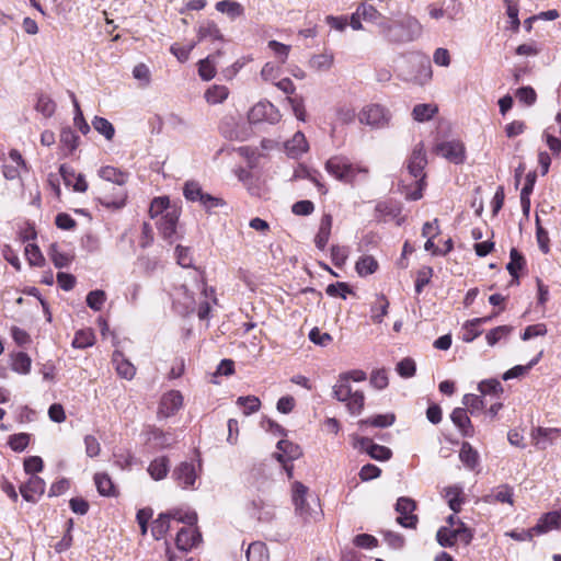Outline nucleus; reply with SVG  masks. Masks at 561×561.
<instances>
[{"mask_svg": "<svg viewBox=\"0 0 561 561\" xmlns=\"http://www.w3.org/2000/svg\"><path fill=\"white\" fill-rule=\"evenodd\" d=\"M147 471L150 474V477L156 481L164 479L169 472L168 457L161 456V457L153 459L150 462Z\"/></svg>", "mask_w": 561, "mask_h": 561, "instance_id": "obj_29", "label": "nucleus"}, {"mask_svg": "<svg viewBox=\"0 0 561 561\" xmlns=\"http://www.w3.org/2000/svg\"><path fill=\"white\" fill-rule=\"evenodd\" d=\"M99 176L107 182H112L118 186L125 185L127 182V175L126 173L122 172L121 170L106 165L99 170Z\"/></svg>", "mask_w": 561, "mask_h": 561, "instance_id": "obj_30", "label": "nucleus"}, {"mask_svg": "<svg viewBox=\"0 0 561 561\" xmlns=\"http://www.w3.org/2000/svg\"><path fill=\"white\" fill-rule=\"evenodd\" d=\"M204 41L211 43H224L226 41L218 25L211 20L203 21L197 27V42Z\"/></svg>", "mask_w": 561, "mask_h": 561, "instance_id": "obj_15", "label": "nucleus"}, {"mask_svg": "<svg viewBox=\"0 0 561 561\" xmlns=\"http://www.w3.org/2000/svg\"><path fill=\"white\" fill-rule=\"evenodd\" d=\"M478 390L484 396L499 397L503 393V387L497 379H485L478 385Z\"/></svg>", "mask_w": 561, "mask_h": 561, "instance_id": "obj_48", "label": "nucleus"}, {"mask_svg": "<svg viewBox=\"0 0 561 561\" xmlns=\"http://www.w3.org/2000/svg\"><path fill=\"white\" fill-rule=\"evenodd\" d=\"M459 458L470 470H473L479 463V454L468 442L462 443L459 451Z\"/></svg>", "mask_w": 561, "mask_h": 561, "instance_id": "obj_31", "label": "nucleus"}, {"mask_svg": "<svg viewBox=\"0 0 561 561\" xmlns=\"http://www.w3.org/2000/svg\"><path fill=\"white\" fill-rule=\"evenodd\" d=\"M355 268L359 276H367L377 271L378 262L371 255H364L356 262Z\"/></svg>", "mask_w": 561, "mask_h": 561, "instance_id": "obj_41", "label": "nucleus"}, {"mask_svg": "<svg viewBox=\"0 0 561 561\" xmlns=\"http://www.w3.org/2000/svg\"><path fill=\"white\" fill-rule=\"evenodd\" d=\"M237 404L243 409L244 415H251L257 412L261 408V401L255 396L239 397Z\"/></svg>", "mask_w": 561, "mask_h": 561, "instance_id": "obj_50", "label": "nucleus"}, {"mask_svg": "<svg viewBox=\"0 0 561 561\" xmlns=\"http://www.w3.org/2000/svg\"><path fill=\"white\" fill-rule=\"evenodd\" d=\"M285 149L290 158H298L308 150V142L301 131H297L293 138L285 142Z\"/></svg>", "mask_w": 561, "mask_h": 561, "instance_id": "obj_24", "label": "nucleus"}, {"mask_svg": "<svg viewBox=\"0 0 561 561\" xmlns=\"http://www.w3.org/2000/svg\"><path fill=\"white\" fill-rule=\"evenodd\" d=\"M222 50L217 49L214 54L208 55L205 59L198 62V75L204 81L211 80L216 75L215 66L221 57Z\"/></svg>", "mask_w": 561, "mask_h": 561, "instance_id": "obj_20", "label": "nucleus"}, {"mask_svg": "<svg viewBox=\"0 0 561 561\" xmlns=\"http://www.w3.org/2000/svg\"><path fill=\"white\" fill-rule=\"evenodd\" d=\"M45 481L37 477L31 476L28 481L20 486V493L26 502L35 503L45 492Z\"/></svg>", "mask_w": 561, "mask_h": 561, "instance_id": "obj_13", "label": "nucleus"}, {"mask_svg": "<svg viewBox=\"0 0 561 561\" xmlns=\"http://www.w3.org/2000/svg\"><path fill=\"white\" fill-rule=\"evenodd\" d=\"M196 287L199 290V307L197 316L201 320H206L209 317L211 308L210 304H217L215 289L213 287H208L202 278L196 280Z\"/></svg>", "mask_w": 561, "mask_h": 561, "instance_id": "obj_9", "label": "nucleus"}, {"mask_svg": "<svg viewBox=\"0 0 561 561\" xmlns=\"http://www.w3.org/2000/svg\"><path fill=\"white\" fill-rule=\"evenodd\" d=\"M69 96L72 101L73 108H75L73 125L76 128L79 129V131L81 134L87 135L90 131V125L87 123V121L83 117V113L81 111L80 104H79L75 93L69 91Z\"/></svg>", "mask_w": 561, "mask_h": 561, "instance_id": "obj_37", "label": "nucleus"}, {"mask_svg": "<svg viewBox=\"0 0 561 561\" xmlns=\"http://www.w3.org/2000/svg\"><path fill=\"white\" fill-rule=\"evenodd\" d=\"M379 32L391 43H408L416 39L422 26L414 18L407 16L400 21L382 20L378 23Z\"/></svg>", "mask_w": 561, "mask_h": 561, "instance_id": "obj_1", "label": "nucleus"}, {"mask_svg": "<svg viewBox=\"0 0 561 561\" xmlns=\"http://www.w3.org/2000/svg\"><path fill=\"white\" fill-rule=\"evenodd\" d=\"M229 95V90L225 85H213L205 92V99L209 104L222 103Z\"/></svg>", "mask_w": 561, "mask_h": 561, "instance_id": "obj_43", "label": "nucleus"}, {"mask_svg": "<svg viewBox=\"0 0 561 561\" xmlns=\"http://www.w3.org/2000/svg\"><path fill=\"white\" fill-rule=\"evenodd\" d=\"M332 224V216L330 214H324L320 220L319 230L314 238L316 247L319 250L325 249L331 236Z\"/></svg>", "mask_w": 561, "mask_h": 561, "instance_id": "obj_22", "label": "nucleus"}, {"mask_svg": "<svg viewBox=\"0 0 561 561\" xmlns=\"http://www.w3.org/2000/svg\"><path fill=\"white\" fill-rule=\"evenodd\" d=\"M31 365L32 359L26 353L19 352L12 355L11 368L13 371L21 375H27L31 371Z\"/></svg>", "mask_w": 561, "mask_h": 561, "instance_id": "obj_35", "label": "nucleus"}, {"mask_svg": "<svg viewBox=\"0 0 561 561\" xmlns=\"http://www.w3.org/2000/svg\"><path fill=\"white\" fill-rule=\"evenodd\" d=\"M461 492H462V490L459 486H448L445 489V499L448 502L449 508L454 513H458L461 510V505H462V499L460 497Z\"/></svg>", "mask_w": 561, "mask_h": 561, "instance_id": "obj_46", "label": "nucleus"}, {"mask_svg": "<svg viewBox=\"0 0 561 561\" xmlns=\"http://www.w3.org/2000/svg\"><path fill=\"white\" fill-rule=\"evenodd\" d=\"M354 447L365 451L367 455H369V457L378 461H387L392 456L390 448L374 443L369 437H354Z\"/></svg>", "mask_w": 561, "mask_h": 561, "instance_id": "obj_7", "label": "nucleus"}, {"mask_svg": "<svg viewBox=\"0 0 561 561\" xmlns=\"http://www.w3.org/2000/svg\"><path fill=\"white\" fill-rule=\"evenodd\" d=\"M293 503L295 512L305 522L316 519L319 515L317 507H319L318 499L308 494V488L301 482L296 481L293 484Z\"/></svg>", "mask_w": 561, "mask_h": 561, "instance_id": "obj_3", "label": "nucleus"}, {"mask_svg": "<svg viewBox=\"0 0 561 561\" xmlns=\"http://www.w3.org/2000/svg\"><path fill=\"white\" fill-rule=\"evenodd\" d=\"M516 98L518 99V101L520 103H524L528 106L535 104L536 100H537V94H536V91L527 85V87H522L519 89H517L516 91Z\"/></svg>", "mask_w": 561, "mask_h": 561, "instance_id": "obj_62", "label": "nucleus"}, {"mask_svg": "<svg viewBox=\"0 0 561 561\" xmlns=\"http://www.w3.org/2000/svg\"><path fill=\"white\" fill-rule=\"evenodd\" d=\"M93 128L103 135L106 140H112L115 135L113 124L104 117L95 116L92 121Z\"/></svg>", "mask_w": 561, "mask_h": 561, "instance_id": "obj_47", "label": "nucleus"}, {"mask_svg": "<svg viewBox=\"0 0 561 561\" xmlns=\"http://www.w3.org/2000/svg\"><path fill=\"white\" fill-rule=\"evenodd\" d=\"M329 174L345 183H352L358 173H367V169L354 165L346 157L334 156L325 163Z\"/></svg>", "mask_w": 561, "mask_h": 561, "instance_id": "obj_4", "label": "nucleus"}, {"mask_svg": "<svg viewBox=\"0 0 561 561\" xmlns=\"http://www.w3.org/2000/svg\"><path fill=\"white\" fill-rule=\"evenodd\" d=\"M26 259L32 266H43L45 259L39 248L34 243H28L25 247Z\"/></svg>", "mask_w": 561, "mask_h": 561, "instance_id": "obj_58", "label": "nucleus"}, {"mask_svg": "<svg viewBox=\"0 0 561 561\" xmlns=\"http://www.w3.org/2000/svg\"><path fill=\"white\" fill-rule=\"evenodd\" d=\"M560 431L558 428L537 427L533 431V439L539 449H546L558 438Z\"/></svg>", "mask_w": 561, "mask_h": 561, "instance_id": "obj_21", "label": "nucleus"}, {"mask_svg": "<svg viewBox=\"0 0 561 561\" xmlns=\"http://www.w3.org/2000/svg\"><path fill=\"white\" fill-rule=\"evenodd\" d=\"M278 111L271 102L267 101L256 103L248 114V118L251 124H257L261 122L274 124L278 121Z\"/></svg>", "mask_w": 561, "mask_h": 561, "instance_id": "obj_8", "label": "nucleus"}, {"mask_svg": "<svg viewBox=\"0 0 561 561\" xmlns=\"http://www.w3.org/2000/svg\"><path fill=\"white\" fill-rule=\"evenodd\" d=\"M334 56L331 53H322L311 57L310 67L316 71H329L333 66Z\"/></svg>", "mask_w": 561, "mask_h": 561, "instance_id": "obj_39", "label": "nucleus"}, {"mask_svg": "<svg viewBox=\"0 0 561 561\" xmlns=\"http://www.w3.org/2000/svg\"><path fill=\"white\" fill-rule=\"evenodd\" d=\"M48 255L57 268L67 267L71 262V256L58 250L57 244H51Z\"/></svg>", "mask_w": 561, "mask_h": 561, "instance_id": "obj_55", "label": "nucleus"}, {"mask_svg": "<svg viewBox=\"0 0 561 561\" xmlns=\"http://www.w3.org/2000/svg\"><path fill=\"white\" fill-rule=\"evenodd\" d=\"M170 513L160 514L159 517L152 523L151 533L157 540L163 538L170 529Z\"/></svg>", "mask_w": 561, "mask_h": 561, "instance_id": "obj_45", "label": "nucleus"}, {"mask_svg": "<svg viewBox=\"0 0 561 561\" xmlns=\"http://www.w3.org/2000/svg\"><path fill=\"white\" fill-rule=\"evenodd\" d=\"M184 197L191 202H202L206 193L203 192L201 185L197 182H186L183 187Z\"/></svg>", "mask_w": 561, "mask_h": 561, "instance_id": "obj_53", "label": "nucleus"}, {"mask_svg": "<svg viewBox=\"0 0 561 561\" xmlns=\"http://www.w3.org/2000/svg\"><path fill=\"white\" fill-rule=\"evenodd\" d=\"M216 10L226 14L231 21L243 16L244 8L240 2L233 0H221L215 5Z\"/></svg>", "mask_w": 561, "mask_h": 561, "instance_id": "obj_26", "label": "nucleus"}, {"mask_svg": "<svg viewBox=\"0 0 561 561\" xmlns=\"http://www.w3.org/2000/svg\"><path fill=\"white\" fill-rule=\"evenodd\" d=\"M450 419L463 436L472 435L473 428L471 425V421H470L469 416L467 415L466 409H462V408L454 409V411L450 414Z\"/></svg>", "mask_w": 561, "mask_h": 561, "instance_id": "obj_25", "label": "nucleus"}, {"mask_svg": "<svg viewBox=\"0 0 561 561\" xmlns=\"http://www.w3.org/2000/svg\"><path fill=\"white\" fill-rule=\"evenodd\" d=\"M94 482L98 492L103 496H115V485L107 473H95Z\"/></svg>", "mask_w": 561, "mask_h": 561, "instance_id": "obj_33", "label": "nucleus"}, {"mask_svg": "<svg viewBox=\"0 0 561 561\" xmlns=\"http://www.w3.org/2000/svg\"><path fill=\"white\" fill-rule=\"evenodd\" d=\"M435 151L456 164L461 163L465 158L463 145L457 140L440 142L435 147Z\"/></svg>", "mask_w": 561, "mask_h": 561, "instance_id": "obj_11", "label": "nucleus"}, {"mask_svg": "<svg viewBox=\"0 0 561 561\" xmlns=\"http://www.w3.org/2000/svg\"><path fill=\"white\" fill-rule=\"evenodd\" d=\"M416 508V503L407 496H401L397 500L396 511L399 514L397 522L404 528L414 529L417 525L419 518L413 512Z\"/></svg>", "mask_w": 561, "mask_h": 561, "instance_id": "obj_6", "label": "nucleus"}, {"mask_svg": "<svg viewBox=\"0 0 561 561\" xmlns=\"http://www.w3.org/2000/svg\"><path fill=\"white\" fill-rule=\"evenodd\" d=\"M353 393L354 391L345 377H340L333 386V397L340 402L345 403Z\"/></svg>", "mask_w": 561, "mask_h": 561, "instance_id": "obj_42", "label": "nucleus"}, {"mask_svg": "<svg viewBox=\"0 0 561 561\" xmlns=\"http://www.w3.org/2000/svg\"><path fill=\"white\" fill-rule=\"evenodd\" d=\"M30 443V435L26 433L14 434L9 438V446L14 451H23Z\"/></svg>", "mask_w": 561, "mask_h": 561, "instance_id": "obj_64", "label": "nucleus"}, {"mask_svg": "<svg viewBox=\"0 0 561 561\" xmlns=\"http://www.w3.org/2000/svg\"><path fill=\"white\" fill-rule=\"evenodd\" d=\"M112 362L115 365L117 374L127 379L130 380L134 378L136 374V369L134 365L124 357L123 353L121 351H115L112 356Z\"/></svg>", "mask_w": 561, "mask_h": 561, "instance_id": "obj_23", "label": "nucleus"}, {"mask_svg": "<svg viewBox=\"0 0 561 561\" xmlns=\"http://www.w3.org/2000/svg\"><path fill=\"white\" fill-rule=\"evenodd\" d=\"M462 403L471 411V413L482 410L485 405L482 394L477 396L472 393L466 394L462 399Z\"/></svg>", "mask_w": 561, "mask_h": 561, "instance_id": "obj_63", "label": "nucleus"}, {"mask_svg": "<svg viewBox=\"0 0 561 561\" xmlns=\"http://www.w3.org/2000/svg\"><path fill=\"white\" fill-rule=\"evenodd\" d=\"M513 330L514 328L512 325H500L490 330L485 335L488 345L494 346L500 341L507 340L508 336L512 334Z\"/></svg>", "mask_w": 561, "mask_h": 561, "instance_id": "obj_34", "label": "nucleus"}, {"mask_svg": "<svg viewBox=\"0 0 561 561\" xmlns=\"http://www.w3.org/2000/svg\"><path fill=\"white\" fill-rule=\"evenodd\" d=\"M436 540L442 547H453L456 542L455 533L449 527H440L437 530Z\"/></svg>", "mask_w": 561, "mask_h": 561, "instance_id": "obj_60", "label": "nucleus"}, {"mask_svg": "<svg viewBox=\"0 0 561 561\" xmlns=\"http://www.w3.org/2000/svg\"><path fill=\"white\" fill-rule=\"evenodd\" d=\"M561 528V510L543 514L538 523L533 527L536 535L548 533L552 529Z\"/></svg>", "mask_w": 561, "mask_h": 561, "instance_id": "obj_16", "label": "nucleus"}, {"mask_svg": "<svg viewBox=\"0 0 561 561\" xmlns=\"http://www.w3.org/2000/svg\"><path fill=\"white\" fill-rule=\"evenodd\" d=\"M276 447L278 451L274 454V457L279 462H291L298 459L302 454L298 445L287 439H280Z\"/></svg>", "mask_w": 561, "mask_h": 561, "instance_id": "obj_17", "label": "nucleus"}, {"mask_svg": "<svg viewBox=\"0 0 561 561\" xmlns=\"http://www.w3.org/2000/svg\"><path fill=\"white\" fill-rule=\"evenodd\" d=\"M433 276V268L431 266H423L417 271L415 279V291L422 293L423 288L430 283Z\"/></svg>", "mask_w": 561, "mask_h": 561, "instance_id": "obj_59", "label": "nucleus"}, {"mask_svg": "<svg viewBox=\"0 0 561 561\" xmlns=\"http://www.w3.org/2000/svg\"><path fill=\"white\" fill-rule=\"evenodd\" d=\"M389 301L385 296H379L377 304L371 307V320L375 323H381L383 317L388 313Z\"/></svg>", "mask_w": 561, "mask_h": 561, "instance_id": "obj_56", "label": "nucleus"}, {"mask_svg": "<svg viewBox=\"0 0 561 561\" xmlns=\"http://www.w3.org/2000/svg\"><path fill=\"white\" fill-rule=\"evenodd\" d=\"M95 336L91 329L85 330H79L75 339L72 341V346L75 348L84 350L87 347H90L94 344Z\"/></svg>", "mask_w": 561, "mask_h": 561, "instance_id": "obj_44", "label": "nucleus"}, {"mask_svg": "<svg viewBox=\"0 0 561 561\" xmlns=\"http://www.w3.org/2000/svg\"><path fill=\"white\" fill-rule=\"evenodd\" d=\"M183 405V397L180 391L171 390L163 394L160 401L159 414L164 417L174 415Z\"/></svg>", "mask_w": 561, "mask_h": 561, "instance_id": "obj_14", "label": "nucleus"}, {"mask_svg": "<svg viewBox=\"0 0 561 561\" xmlns=\"http://www.w3.org/2000/svg\"><path fill=\"white\" fill-rule=\"evenodd\" d=\"M248 561H268L270 554L265 543L261 541L252 542L247 550Z\"/></svg>", "mask_w": 561, "mask_h": 561, "instance_id": "obj_38", "label": "nucleus"}, {"mask_svg": "<svg viewBox=\"0 0 561 561\" xmlns=\"http://www.w3.org/2000/svg\"><path fill=\"white\" fill-rule=\"evenodd\" d=\"M526 261L523 254L515 248L510 251V262L506 265V270L514 278L512 284H518V272L524 268Z\"/></svg>", "mask_w": 561, "mask_h": 561, "instance_id": "obj_28", "label": "nucleus"}, {"mask_svg": "<svg viewBox=\"0 0 561 561\" xmlns=\"http://www.w3.org/2000/svg\"><path fill=\"white\" fill-rule=\"evenodd\" d=\"M35 110L45 117H50L56 111V103L48 95L39 94L37 96Z\"/></svg>", "mask_w": 561, "mask_h": 561, "instance_id": "obj_51", "label": "nucleus"}, {"mask_svg": "<svg viewBox=\"0 0 561 561\" xmlns=\"http://www.w3.org/2000/svg\"><path fill=\"white\" fill-rule=\"evenodd\" d=\"M437 112V107L431 104H417L414 106L412 111V116L416 122H426L430 121L435 113Z\"/></svg>", "mask_w": 561, "mask_h": 561, "instance_id": "obj_52", "label": "nucleus"}, {"mask_svg": "<svg viewBox=\"0 0 561 561\" xmlns=\"http://www.w3.org/2000/svg\"><path fill=\"white\" fill-rule=\"evenodd\" d=\"M170 207V201L167 196L156 197L150 204L149 214L151 218L162 216L167 210H172Z\"/></svg>", "mask_w": 561, "mask_h": 561, "instance_id": "obj_54", "label": "nucleus"}, {"mask_svg": "<svg viewBox=\"0 0 561 561\" xmlns=\"http://www.w3.org/2000/svg\"><path fill=\"white\" fill-rule=\"evenodd\" d=\"M357 15H362L364 21L373 22L378 26V23L382 20H387L379 11H377L371 4L362 2L357 7Z\"/></svg>", "mask_w": 561, "mask_h": 561, "instance_id": "obj_36", "label": "nucleus"}, {"mask_svg": "<svg viewBox=\"0 0 561 561\" xmlns=\"http://www.w3.org/2000/svg\"><path fill=\"white\" fill-rule=\"evenodd\" d=\"M396 415L393 413L377 414L358 421L357 425L363 431L366 426L385 428L393 425Z\"/></svg>", "mask_w": 561, "mask_h": 561, "instance_id": "obj_27", "label": "nucleus"}, {"mask_svg": "<svg viewBox=\"0 0 561 561\" xmlns=\"http://www.w3.org/2000/svg\"><path fill=\"white\" fill-rule=\"evenodd\" d=\"M486 501L513 504V489L507 484L500 485L488 495Z\"/></svg>", "mask_w": 561, "mask_h": 561, "instance_id": "obj_40", "label": "nucleus"}, {"mask_svg": "<svg viewBox=\"0 0 561 561\" xmlns=\"http://www.w3.org/2000/svg\"><path fill=\"white\" fill-rule=\"evenodd\" d=\"M173 478L183 489H195L197 474L191 462H182L173 470Z\"/></svg>", "mask_w": 561, "mask_h": 561, "instance_id": "obj_12", "label": "nucleus"}, {"mask_svg": "<svg viewBox=\"0 0 561 561\" xmlns=\"http://www.w3.org/2000/svg\"><path fill=\"white\" fill-rule=\"evenodd\" d=\"M391 117V112L386 106L377 103L364 106L358 114L360 124H365L375 129L389 127Z\"/></svg>", "mask_w": 561, "mask_h": 561, "instance_id": "obj_5", "label": "nucleus"}, {"mask_svg": "<svg viewBox=\"0 0 561 561\" xmlns=\"http://www.w3.org/2000/svg\"><path fill=\"white\" fill-rule=\"evenodd\" d=\"M397 371L403 378L413 377L416 371L415 362L410 357L403 358L397 364Z\"/></svg>", "mask_w": 561, "mask_h": 561, "instance_id": "obj_61", "label": "nucleus"}, {"mask_svg": "<svg viewBox=\"0 0 561 561\" xmlns=\"http://www.w3.org/2000/svg\"><path fill=\"white\" fill-rule=\"evenodd\" d=\"M400 78L414 84L424 85L432 79V66L427 56L412 53L405 56V65L400 70Z\"/></svg>", "mask_w": 561, "mask_h": 561, "instance_id": "obj_2", "label": "nucleus"}, {"mask_svg": "<svg viewBox=\"0 0 561 561\" xmlns=\"http://www.w3.org/2000/svg\"><path fill=\"white\" fill-rule=\"evenodd\" d=\"M347 411L352 415H358L362 413L365 405V396L363 391L356 390L345 402Z\"/></svg>", "mask_w": 561, "mask_h": 561, "instance_id": "obj_49", "label": "nucleus"}, {"mask_svg": "<svg viewBox=\"0 0 561 561\" xmlns=\"http://www.w3.org/2000/svg\"><path fill=\"white\" fill-rule=\"evenodd\" d=\"M426 164H427V159H426V154L424 151V147H423V144L420 142L414 147V149L409 158V162H408L409 173L413 178L420 179V181L422 182L425 176L423 171H424V168Z\"/></svg>", "mask_w": 561, "mask_h": 561, "instance_id": "obj_10", "label": "nucleus"}, {"mask_svg": "<svg viewBox=\"0 0 561 561\" xmlns=\"http://www.w3.org/2000/svg\"><path fill=\"white\" fill-rule=\"evenodd\" d=\"M79 141V136L71 129V127L66 126L61 128L60 145L62 148L67 149V154H71L78 148Z\"/></svg>", "mask_w": 561, "mask_h": 561, "instance_id": "obj_32", "label": "nucleus"}, {"mask_svg": "<svg viewBox=\"0 0 561 561\" xmlns=\"http://www.w3.org/2000/svg\"><path fill=\"white\" fill-rule=\"evenodd\" d=\"M179 213L175 208L167 210L157 222L158 229L164 239H171L175 233Z\"/></svg>", "mask_w": 561, "mask_h": 561, "instance_id": "obj_19", "label": "nucleus"}, {"mask_svg": "<svg viewBox=\"0 0 561 561\" xmlns=\"http://www.w3.org/2000/svg\"><path fill=\"white\" fill-rule=\"evenodd\" d=\"M201 540V534L192 527H183L179 530L175 539L178 549L188 551Z\"/></svg>", "mask_w": 561, "mask_h": 561, "instance_id": "obj_18", "label": "nucleus"}, {"mask_svg": "<svg viewBox=\"0 0 561 561\" xmlns=\"http://www.w3.org/2000/svg\"><path fill=\"white\" fill-rule=\"evenodd\" d=\"M105 300L106 294L101 289L92 290L87 296V305L94 311H100Z\"/></svg>", "mask_w": 561, "mask_h": 561, "instance_id": "obj_57", "label": "nucleus"}]
</instances>
